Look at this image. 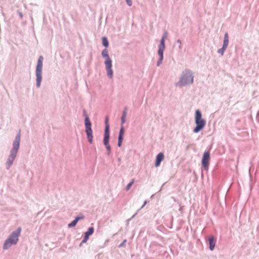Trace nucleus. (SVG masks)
<instances>
[{
  "label": "nucleus",
  "instance_id": "1",
  "mask_svg": "<svg viewBox=\"0 0 259 259\" xmlns=\"http://www.w3.org/2000/svg\"><path fill=\"white\" fill-rule=\"evenodd\" d=\"M20 141V135L19 134L16 136L15 140L13 142V147L11 151V155L9 156L7 162L8 167H9L12 164L13 161L16 156L19 147Z\"/></svg>",
  "mask_w": 259,
  "mask_h": 259
},
{
  "label": "nucleus",
  "instance_id": "2",
  "mask_svg": "<svg viewBox=\"0 0 259 259\" xmlns=\"http://www.w3.org/2000/svg\"><path fill=\"white\" fill-rule=\"evenodd\" d=\"M21 231V228H19L15 231L13 232L9 238L6 240L5 241L3 248L4 249H7L9 248L12 245L16 244L18 241V237L20 235Z\"/></svg>",
  "mask_w": 259,
  "mask_h": 259
},
{
  "label": "nucleus",
  "instance_id": "3",
  "mask_svg": "<svg viewBox=\"0 0 259 259\" xmlns=\"http://www.w3.org/2000/svg\"><path fill=\"white\" fill-rule=\"evenodd\" d=\"M195 121L196 126L194 128L193 132L197 133L202 130L206 124V121L202 118V114L199 110L195 112Z\"/></svg>",
  "mask_w": 259,
  "mask_h": 259
},
{
  "label": "nucleus",
  "instance_id": "4",
  "mask_svg": "<svg viewBox=\"0 0 259 259\" xmlns=\"http://www.w3.org/2000/svg\"><path fill=\"white\" fill-rule=\"evenodd\" d=\"M102 55L103 57L106 59L105 61V65L107 75L110 78H112L113 76V70H112V61L109 56L108 50L107 49H104L102 52Z\"/></svg>",
  "mask_w": 259,
  "mask_h": 259
},
{
  "label": "nucleus",
  "instance_id": "5",
  "mask_svg": "<svg viewBox=\"0 0 259 259\" xmlns=\"http://www.w3.org/2000/svg\"><path fill=\"white\" fill-rule=\"evenodd\" d=\"M193 81V77L192 73L188 70H186L183 72V75L179 84L180 86H183L188 83H192Z\"/></svg>",
  "mask_w": 259,
  "mask_h": 259
},
{
  "label": "nucleus",
  "instance_id": "6",
  "mask_svg": "<svg viewBox=\"0 0 259 259\" xmlns=\"http://www.w3.org/2000/svg\"><path fill=\"white\" fill-rule=\"evenodd\" d=\"M85 126L88 141L90 144H92L93 140V131L91 128V122L87 115H85Z\"/></svg>",
  "mask_w": 259,
  "mask_h": 259
},
{
  "label": "nucleus",
  "instance_id": "7",
  "mask_svg": "<svg viewBox=\"0 0 259 259\" xmlns=\"http://www.w3.org/2000/svg\"><path fill=\"white\" fill-rule=\"evenodd\" d=\"M210 160V153L209 151H205L203 153L202 159V164L205 169H207Z\"/></svg>",
  "mask_w": 259,
  "mask_h": 259
},
{
  "label": "nucleus",
  "instance_id": "8",
  "mask_svg": "<svg viewBox=\"0 0 259 259\" xmlns=\"http://www.w3.org/2000/svg\"><path fill=\"white\" fill-rule=\"evenodd\" d=\"M43 60V57L42 56H40L37 61V64L36 69V74L41 73Z\"/></svg>",
  "mask_w": 259,
  "mask_h": 259
},
{
  "label": "nucleus",
  "instance_id": "9",
  "mask_svg": "<svg viewBox=\"0 0 259 259\" xmlns=\"http://www.w3.org/2000/svg\"><path fill=\"white\" fill-rule=\"evenodd\" d=\"M110 135L104 134V144L108 150V154L109 155L111 152V147L109 145Z\"/></svg>",
  "mask_w": 259,
  "mask_h": 259
},
{
  "label": "nucleus",
  "instance_id": "10",
  "mask_svg": "<svg viewBox=\"0 0 259 259\" xmlns=\"http://www.w3.org/2000/svg\"><path fill=\"white\" fill-rule=\"evenodd\" d=\"M94 231V229L93 227H90L89 228L88 231L84 233V238L81 242V244L84 243L87 241V240L89 239V236L93 234Z\"/></svg>",
  "mask_w": 259,
  "mask_h": 259
},
{
  "label": "nucleus",
  "instance_id": "11",
  "mask_svg": "<svg viewBox=\"0 0 259 259\" xmlns=\"http://www.w3.org/2000/svg\"><path fill=\"white\" fill-rule=\"evenodd\" d=\"M164 157V154L162 152L159 153L156 156V162H155V166L156 167H158L160 165L161 162L162 160H163Z\"/></svg>",
  "mask_w": 259,
  "mask_h": 259
},
{
  "label": "nucleus",
  "instance_id": "12",
  "mask_svg": "<svg viewBox=\"0 0 259 259\" xmlns=\"http://www.w3.org/2000/svg\"><path fill=\"white\" fill-rule=\"evenodd\" d=\"M209 249L212 250L215 245V239L213 236H211L209 238Z\"/></svg>",
  "mask_w": 259,
  "mask_h": 259
},
{
  "label": "nucleus",
  "instance_id": "13",
  "mask_svg": "<svg viewBox=\"0 0 259 259\" xmlns=\"http://www.w3.org/2000/svg\"><path fill=\"white\" fill-rule=\"evenodd\" d=\"M83 219V217H76L73 221H72L71 223L68 224V227L69 228H71V227H73L75 226L77 224V222H78V221H79L80 220Z\"/></svg>",
  "mask_w": 259,
  "mask_h": 259
},
{
  "label": "nucleus",
  "instance_id": "14",
  "mask_svg": "<svg viewBox=\"0 0 259 259\" xmlns=\"http://www.w3.org/2000/svg\"><path fill=\"white\" fill-rule=\"evenodd\" d=\"M164 51V49H160L159 48L158 54L159 56H160V59H159V61L157 62L158 66H159L161 64V61L163 60V53Z\"/></svg>",
  "mask_w": 259,
  "mask_h": 259
},
{
  "label": "nucleus",
  "instance_id": "15",
  "mask_svg": "<svg viewBox=\"0 0 259 259\" xmlns=\"http://www.w3.org/2000/svg\"><path fill=\"white\" fill-rule=\"evenodd\" d=\"M229 44V36L227 33H226L224 35V43L223 46L224 49L227 48L228 47Z\"/></svg>",
  "mask_w": 259,
  "mask_h": 259
},
{
  "label": "nucleus",
  "instance_id": "16",
  "mask_svg": "<svg viewBox=\"0 0 259 259\" xmlns=\"http://www.w3.org/2000/svg\"><path fill=\"white\" fill-rule=\"evenodd\" d=\"M36 85L37 87H39L40 85V82L41 81V73L36 74Z\"/></svg>",
  "mask_w": 259,
  "mask_h": 259
},
{
  "label": "nucleus",
  "instance_id": "17",
  "mask_svg": "<svg viewBox=\"0 0 259 259\" xmlns=\"http://www.w3.org/2000/svg\"><path fill=\"white\" fill-rule=\"evenodd\" d=\"M102 42H103V45L105 47H108V41L106 37H103L102 38Z\"/></svg>",
  "mask_w": 259,
  "mask_h": 259
},
{
  "label": "nucleus",
  "instance_id": "18",
  "mask_svg": "<svg viewBox=\"0 0 259 259\" xmlns=\"http://www.w3.org/2000/svg\"><path fill=\"white\" fill-rule=\"evenodd\" d=\"M126 110H124L123 112V113H122V116L121 117V121H122V124H123L125 121V118H126Z\"/></svg>",
  "mask_w": 259,
  "mask_h": 259
},
{
  "label": "nucleus",
  "instance_id": "19",
  "mask_svg": "<svg viewBox=\"0 0 259 259\" xmlns=\"http://www.w3.org/2000/svg\"><path fill=\"white\" fill-rule=\"evenodd\" d=\"M135 180L134 179H133L132 181L127 185L126 187V190L128 191L131 188V186L133 185V184L134 183Z\"/></svg>",
  "mask_w": 259,
  "mask_h": 259
},
{
  "label": "nucleus",
  "instance_id": "20",
  "mask_svg": "<svg viewBox=\"0 0 259 259\" xmlns=\"http://www.w3.org/2000/svg\"><path fill=\"white\" fill-rule=\"evenodd\" d=\"M159 48L160 49H163L165 50V42H164L163 40H160V44L159 45Z\"/></svg>",
  "mask_w": 259,
  "mask_h": 259
},
{
  "label": "nucleus",
  "instance_id": "21",
  "mask_svg": "<svg viewBox=\"0 0 259 259\" xmlns=\"http://www.w3.org/2000/svg\"><path fill=\"white\" fill-rule=\"evenodd\" d=\"M104 134L109 135V126L108 124H107V125H106Z\"/></svg>",
  "mask_w": 259,
  "mask_h": 259
},
{
  "label": "nucleus",
  "instance_id": "22",
  "mask_svg": "<svg viewBox=\"0 0 259 259\" xmlns=\"http://www.w3.org/2000/svg\"><path fill=\"white\" fill-rule=\"evenodd\" d=\"M124 132L123 126H122L120 130L119 136H121V137H123Z\"/></svg>",
  "mask_w": 259,
  "mask_h": 259
},
{
  "label": "nucleus",
  "instance_id": "23",
  "mask_svg": "<svg viewBox=\"0 0 259 259\" xmlns=\"http://www.w3.org/2000/svg\"><path fill=\"white\" fill-rule=\"evenodd\" d=\"M123 140V137H121V136L118 137V146L119 147H120L122 144V141Z\"/></svg>",
  "mask_w": 259,
  "mask_h": 259
},
{
  "label": "nucleus",
  "instance_id": "24",
  "mask_svg": "<svg viewBox=\"0 0 259 259\" xmlns=\"http://www.w3.org/2000/svg\"><path fill=\"white\" fill-rule=\"evenodd\" d=\"M126 240L125 239L123 242L118 246V247H124L126 245Z\"/></svg>",
  "mask_w": 259,
  "mask_h": 259
},
{
  "label": "nucleus",
  "instance_id": "25",
  "mask_svg": "<svg viewBox=\"0 0 259 259\" xmlns=\"http://www.w3.org/2000/svg\"><path fill=\"white\" fill-rule=\"evenodd\" d=\"M226 49V48L224 49V47H223L222 49H219L218 50V53L221 54L222 55H223L224 54V51H225Z\"/></svg>",
  "mask_w": 259,
  "mask_h": 259
},
{
  "label": "nucleus",
  "instance_id": "26",
  "mask_svg": "<svg viewBox=\"0 0 259 259\" xmlns=\"http://www.w3.org/2000/svg\"><path fill=\"white\" fill-rule=\"evenodd\" d=\"M167 33L166 32H165L163 34V36H162V38H161V40H163V41H164V42H165V39H166V37H167Z\"/></svg>",
  "mask_w": 259,
  "mask_h": 259
},
{
  "label": "nucleus",
  "instance_id": "27",
  "mask_svg": "<svg viewBox=\"0 0 259 259\" xmlns=\"http://www.w3.org/2000/svg\"><path fill=\"white\" fill-rule=\"evenodd\" d=\"M127 4L129 6H131L132 5V0H125Z\"/></svg>",
  "mask_w": 259,
  "mask_h": 259
},
{
  "label": "nucleus",
  "instance_id": "28",
  "mask_svg": "<svg viewBox=\"0 0 259 259\" xmlns=\"http://www.w3.org/2000/svg\"><path fill=\"white\" fill-rule=\"evenodd\" d=\"M108 118L107 117H106V121H105L106 125H107V124H108Z\"/></svg>",
  "mask_w": 259,
  "mask_h": 259
},
{
  "label": "nucleus",
  "instance_id": "29",
  "mask_svg": "<svg viewBox=\"0 0 259 259\" xmlns=\"http://www.w3.org/2000/svg\"><path fill=\"white\" fill-rule=\"evenodd\" d=\"M177 42H178L180 45H181V43H182V42H181V41L180 39H178V40H177Z\"/></svg>",
  "mask_w": 259,
  "mask_h": 259
}]
</instances>
